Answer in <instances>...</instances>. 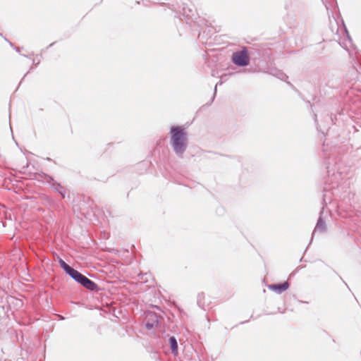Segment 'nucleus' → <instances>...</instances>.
<instances>
[{
	"mask_svg": "<svg viewBox=\"0 0 361 361\" xmlns=\"http://www.w3.org/2000/svg\"><path fill=\"white\" fill-rule=\"evenodd\" d=\"M161 317L157 313L149 312H147L145 317V326L147 330H151L157 327L159 324V320Z\"/></svg>",
	"mask_w": 361,
	"mask_h": 361,
	"instance_id": "20e7f679",
	"label": "nucleus"
},
{
	"mask_svg": "<svg viewBox=\"0 0 361 361\" xmlns=\"http://www.w3.org/2000/svg\"><path fill=\"white\" fill-rule=\"evenodd\" d=\"M40 63V59H35L32 60V66H38Z\"/></svg>",
	"mask_w": 361,
	"mask_h": 361,
	"instance_id": "dca6fc26",
	"label": "nucleus"
},
{
	"mask_svg": "<svg viewBox=\"0 0 361 361\" xmlns=\"http://www.w3.org/2000/svg\"><path fill=\"white\" fill-rule=\"evenodd\" d=\"M314 122L316 123V126H317V128L319 131H320V129L319 128V126H318V123H317V114H314Z\"/></svg>",
	"mask_w": 361,
	"mask_h": 361,
	"instance_id": "f3484780",
	"label": "nucleus"
},
{
	"mask_svg": "<svg viewBox=\"0 0 361 361\" xmlns=\"http://www.w3.org/2000/svg\"><path fill=\"white\" fill-rule=\"evenodd\" d=\"M344 28H345V32H346V34H347V37H348V38L349 39V40H351V39H350V36H349V34H348V30H347L346 27H344Z\"/></svg>",
	"mask_w": 361,
	"mask_h": 361,
	"instance_id": "412c9836",
	"label": "nucleus"
},
{
	"mask_svg": "<svg viewBox=\"0 0 361 361\" xmlns=\"http://www.w3.org/2000/svg\"><path fill=\"white\" fill-rule=\"evenodd\" d=\"M272 74L281 80H283L288 78V76L281 71H276V73Z\"/></svg>",
	"mask_w": 361,
	"mask_h": 361,
	"instance_id": "2eb2a0df",
	"label": "nucleus"
},
{
	"mask_svg": "<svg viewBox=\"0 0 361 361\" xmlns=\"http://www.w3.org/2000/svg\"><path fill=\"white\" fill-rule=\"evenodd\" d=\"M252 59L257 61L259 59H267L271 55V49L268 44H254L252 47H249Z\"/></svg>",
	"mask_w": 361,
	"mask_h": 361,
	"instance_id": "f03ea898",
	"label": "nucleus"
},
{
	"mask_svg": "<svg viewBox=\"0 0 361 361\" xmlns=\"http://www.w3.org/2000/svg\"><path fill=\"white\" fill-rule=\"evenodd\" d=\"M290 284L288 281H284L279 283H272L268 285V288L271 290L274 291L277 294H281L284 291L288 289Z\"/></svg>",
	"mask_w": 361,
	"mask_h": 361,
	"instance_id": "423d86ee",
	"label": "nucleus"
},
{
	"mask_svg": "<svg viewBox=\"0 0 361 361\" xmlns=\"http://www.w3.org/2000/svg\"><path fill=\"white\" fill-rule=\"evenodd\" d=\"M51 188L57 193L60 195L62 198H65L66 197V189L60 183L56 182L55 180L54 183H52Z\"/></svg>",
	"mask_w": 361,
	"mask_h": 361,
	"instance_id": "9d476101",
	"label": "nucleus"
},
{
	"mask_svg": "<svg viewBox=\"0 0 361 361\" xmlns=\"http://www.w3.org/2000/svg\"><path fill=\"white\" fill-rule=\"evenodd\" d=\"M47 160H48V161H51V158L47 157Z\"/></svg>",
	"mask_w": 361,
	"mask_h": 361,
	"instance_id": "a878e982",
	"label": "nucleus"
},
{
	"mask_svg": "<svg viewBox=\"0 0 361 361\" xmlns=\"http://www.w3.org/2000/svg\"><path fill=\"white\" fill-rule=\"evenodd\" d=\"M59 264L61 269L65 271V273L69 275L71 271L74 269L70 265H68L63 259L61 258H59Z\"/></svg>",
	"mask_w": 361,
	"mask_h": 361,
	"instance_id": "4468645a",
	"label": "nucleus"
},
{
	"mask_svg": "<svg viewBox=\"0 0 361 361\" xmlns=\"http://www.w3.org/2000/svg\"><path fill=\"white\" fill-rule=\"evenodd\" d=\"M197 304L203 310H205V308L209 305V303L205 301V295L204 293H198L197 297Z\"/></svg>",
	"mask_w": 361,
	"mask_h": 361,
	"instance_id": "f8f14e48",
	"label": "nucleus"
},
{
	"mask_svg": "<svg viewBox=\"0 0 361 361\" xmlns=\"http://www.w3.org/2000/svg\"><path fill=\"white\" fill-rule=\"evenodd\" d=\"M252 56L250 50L246 47H243L240 51L233 53L231 61L239 67H245L250 64Z\"/></svg>",
	"mask_w": 361,
	"mask_h": 361,
	"instance_id": "7ed1b4c3",
	"label": "nucleus"
},
{
	"mask_svg": "<svg viewBox=\"0 0 361 361\" xmlns=\"http://www.w3.org/2000/svg\"><path fill=\"white\" fill-rule=\"evenodd\" d=\"M298 302H300V303H307V302H304L302 300H298Z\"/></svg>",
	"mask_w": 361,
	"mask_h": 361,
	"instance_id": "393cba45",
	"label": "nucleus"
},
{
	"mask_svg": "<svg viewBox=\"0 0 361 361\" xmlns=\"http://www.w3.org/2000/svg\"><path fill=\"white\" fill-rule=\"evenodd\" d=\"M4 39H5L6 42H8V43L9 44V45H10L11 47H13V48L14 49V47H16V46L14 45V44H13V43H12L11 42H10V41H9L8 39H7L6 37H4Z\"/></svg>",
	"mask_w": 361,
	"mask_h": 361,
	"instance_id": "a211bd4d",
	"label": "nucleus"
},
{
	"mask_svg": "<svg viewBox=\"0 0 361 361\" xmlns=\"http://www.w3.org/2000/svg\"><path fill=\"white\" fill-rule=\"evenodd\" d=\"M169 343L172 354L175 356L177 355L178 353V345L176 337L173 336H170L169 338Z\"/></svg>",
	"mask_w": 361,
	"mask_h": 361,
	"instance_id": "9b49d317",
	"label": "nucleus"
},
{
	"mask_svg": "<svg viewBox=\"0 0 361 361\" xmlns=\"http://www.w3.org/2000/svg\"><path fill=\"white\" fill-rule=\"evenodd\" d=\"M33 69L32 66L30 68V70L25 74L24 77H25Z\"/></svg>",
	"mask_w": 361,
	"mask_h": 361,
	"instance_id": "5701e85b",
	"label": "nucleus"
},
{
	"mask_svg": "<svg viewBox=\"0 0 361 361\" xmlns=\"http://www.w3.org/2000/svg\"><path fill=\"white\" fill-rule=\"evenodd\" d=\"M0 36L3 37V35H2V33H1V32H0Z\"/></svg>",
	"mask_w": 361,
	"mask_h": 361,
	"instance_id": "cd10ccee",
	"label": "nucleus"
},
{
	"mask_svg": "<svg viewBox=\"0 0 361 361\" xmlns=\"http://www.w3.org/2000/svg\"><path fill=\"white\" fill-rule=\"evenodd\" d=\"M68 276H71L75 281H76L78 283H81L82 279L85 276L84 274H81L80 271L75 269L71 271V273Z\"/></svg>",
	"mask_w": 361,
	"mask_h": 361,
	"instance_id": "ddd939ff",
	"label": "nucleus"
},
{
	"mask_svg": "<svg viewBox=\"0 0 361 361\" xmlns=\"http://www.w3.org/2000/svg\"><path fill=\"white\" fill-rule=\"evenodd\" d=\"M170 144L179 158H183L188 145V137L183 126H172L170 128Z\"/></svg>",
	"mask_w": 361,
	"mask_h": 361,
	"instance_id": "f257e3e1",
	"label": "nucleus"
},
{
	"mask_svg": "<svg viewBox=\"0 0 361 361\" xmlns=\"http://www.w3.org/2000/svg\"><path fill=\"white\" fill-rule=\"evenodd\" d=\"M35 178L44 184L49 185L50 187L51 186L52 183H54V179L50 175L40 172L36 174Z\"/></svg>",
	"mask_w": 361,
	"mask_h": 361,
	"instance_id": "6e6552de",
	"label": "nucleus"
},
{
	"mask_svg": "<svg viewBox=\"0 0 361 361\" xmlns=\"http://www.w3.org/2000/svg\"><path fill=\"white\" fill-rule=\"evenodd\" d=\"M32 55H33V53L30 56L25 55V54H22V56H23L24 57L29 58V59H31V56H32Z\"/></svg>",
	"mask_w": 361,
	"mask_h": 361,
	"instance_id": "4be33fe9",
	"label": "nucleus"
},
{
	"mask_svg": "<svg viewBox=\"0 0 361 361\" xmlns=\"http://www.w3.org/2000/svg\"><path fill=\"white\" fill-rule=\"evenodd\" d=\"M54 44V42H53V43L50 44L47 47V49H48V48H49V47H52Z\"/></svg>",
	"mask_w": 361,
	"mask_h": 361,
	"instance_id": "b1692460",
	"label": "nucleus"
},
{
	"mask_svg": "<svg viewBox=\"0 0 361 361\" xmlns=\"http://www.w3.org/2000/svg\"><path fill=\"white\" fill-rule=\"evenodd\" d=\"M323 211L324 209H322L319 213V216L317 220L316 226L313 231L312 235H314V233L317 231H319L321 233H324L326 231V223L322 218Z\"/></svg>",
	"mask_w": 361,
	"mask_h": 361,
	"instance_id": "1a4fd4ad",
	"label": "nucleus"
},
{
	"mask_svg": "<svg viewBox=\"0 0 361 361\" xmlns=\"http://www.w3.org/2000/svg\"><path fill=\"white\" fill-rule=\"evenodd\" d=\"M216 86H217V85H216V86H215V87H214V97H213V98H212V102L214 101V97H215L216 93Z\"/></svg>",
	"mask_w": 361,
	"mask_h": 361,
	"instance_id": "aec40b11",
	"label": "nucleus"
},
{
	"mask_svg": "<svg viewBox=\"0 0 361 361\" xmlns=\"http://www.w3.org/2000/svg\"><path fill=\"white\" fill-rule=\"evenodd\" d=\"M80 284L82 285L86 289L91 291L99 290L98 285L94 281L88 279L86 276H84Z\"/></svg>",
	"mask_w": 361,
	"mask_h": 361,
	"instance_id": "0eeeda50",
	"label": "nucleus"
},
{
	"mask_svg": "<svg viewBox=\"0 0 361 361\" xmlns=\"http://www.w3.org/2000/svg\"><path fill=\"white\" fill-rule=\"evenodd\" d=\"M338 192L337 188H329L325 187L323 190V207L322 209H324V207L327 205L328 203H330L332 200L334 196L336 195Z\"/></svg>",
	"mask_w": 361,
	"mask_h": 361,
	"instance_id": "39448f33",
	"label": "nucleus"
},
{
	"mask_svg": "<svg viewBox=\"0 0 361 361\" xmlns=\"http://www.w3.org/2000/svg\"><path fill=\"white\" fill-rule=\"evenodd\" d=\"M22 49H23L22 47H14V49H15L18 53H20V50H21Z\"/></svg>",
	"mask_w": 361,
	"mask_h": 361,
	"instance_id": "6ab92c4d",
	"label": "nucleus"
},
{
	"mask_svg": "<svg viewBox=\"0 0 361 361\" xmlns=\"http://www.w3.org/2000/svg\"><path fill=\"white\" fill-rule=\"evenodd\" d=\"M327 164L329 165V162ZM326 169H329V166H327Z\"/></svg>",
	"mask_w": 361,
	"mask_h": 361,
	"instance_id": "bb28decb",
	"label": "nucleus"
}]
</instances>
